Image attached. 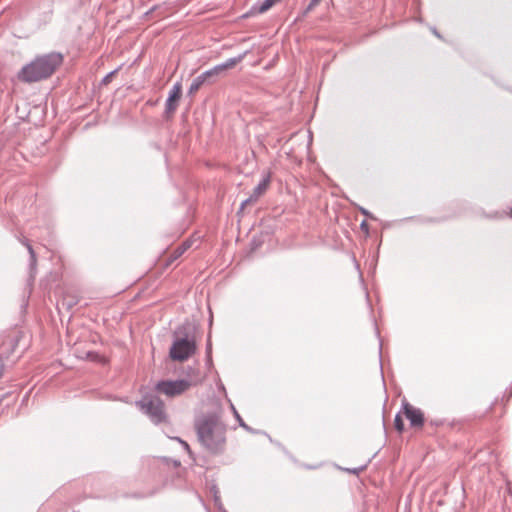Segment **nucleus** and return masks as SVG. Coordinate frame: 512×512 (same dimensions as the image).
Listing matches in <instances>:
<instances>
[{
    "mask_svg": "<svg viewBox=\"0 0 512 512\" xmlns=\"http://www.w3.org/2000/svg\"><path fill=\"white\" fill-rule=\"evenodd\" d=\"M195 430L199 443L210 453L223 452L226 429L215 413H207L195 419Z\"/></svg>",
    "mask_w": 512,
    "mask_h": 512,
    "instance_id": "obj_1",
    "label": "nucleus"
},
{
    "mask_svg": "<svg viewBox=\"0 0 512 512\" xmlns=\"http://www.w3.org/2000/svg\"><path fill=\"white\" fill-rule=\"evenodd\" d=\"M63 55L59 52H50L37 56L18 72V78L25 83H34L50 77L62 64Z\"/></svg>",
    "mask_w": 512,
    "mask_h": 512,
    "instance_id": "obj_2",
    "label": "nucleus"
},
{
    "mask_svg": "<svg viewBox=\"0 0 512 512\" xmlns=\"http://www.w3.org/2000/svg\"><path fill=\"white\" fill-rule=\"evenodd\" d=\"M196 351L195 328L186 321L173 332V342L169 350V356L174 361L183 362L190 358Z\"/></svg>",
    "mask_w": 512,
    "mask_h": 512,
    "instance_id": "obj_3",
    "label": "nucleus"
},
{
    "mask_svg": "<svg viewBox=\"0 0 512 512\" xmlns=\"http://www.w3.org/2000/svg\"><path fill=\"white\" fill-rule=\"evenodd\" d=\"M136 405L154 425L168 422L165 403L157 395L147 393L140 400L136 401Z\"/></svg>",
    "mask_w": 512,
    "mask_h": 512,
    "instance_id": "obj_4",
    "label": "nucleus"
},
{
    "mask_svg": "<svg viewBox=\"0 0 512 512\" xmlns=\"http://www.w3.org/2000/svg\"><path fill=\"white\" fill-rule=\"evenodd\" d=\"M192 386V382L187 379L160 380L155 385V390L168 397L181 395Z\"/></svg>",
    "mask_w": 512,
    "mask_h": 512,
    "instance_id": "obj_5",
    "label": "nucleus"
},
{
    "mask_svg": "<svg viewBox=\"0 0 512 512\" xmlns=\"http://www.w3.org/2000/svg\"><path fill=\"white\" fill-rule=\"evenodd\" d=\"M402 412L413 428H422L425 424V416L420 408L404 400L401 405Z\"/></svg>",
    "mask_w": 512,
    "mask_h": 512,
    "instance_id": "obj_6",
    "label": "nucleus"
},
{
    "mask_svg": "<svg viewBox=\"0 0 512 512\" xmlns=\"http://www.w3.org/2000/svg\"><path fill=\"white\" fill-rule=\"evenodd\" d=\"M182 95V84L177 81L174 83L168 93V97L165 102V113H174L178 107L179 100Z\"/></svg>",
    "mask_w": 512,
    "mask_h": 512,
    "instance_id": "obj_7",
    "label": "nucleus"
},
{
    "mask_svg": "<svg viewBox=\"0 0 512 512\" xmlns=\"http://www.w3.org/2000/svg\"><path fill=\"white\" fill-rule=\"evenodd\" d=\"M270 180L271 176L269 173L263 176L257 186L253 189L251 195L241 202L240 210H243V208L249 203L256 202L259 197L267 190Z\"/></svg>",
    "mask_w": 512,
    "mask_h": 512,
    "instance_id": "obj_8",
    "label": "nucleus"
},
{
    "mask_svg": "<svg viewBox=\"0 0 512 512\" xmlns=\"http://www.w3.org/2000/svg\"><path fill=\"white\" fill-rule=\"evenodd\" d=\"M277 3V0H258L245 14L242 15V18L253 17L258 14L265 13Z\"/></svg>",
    "mask_w": 512,
    "mask_h": 512,
    "instance_id": "obj_9",
    "label": "nucleus"
},
{
    "mask_svg": "<svg viewBox=\"0 0 512 512\" xmlns=\"http://www.w3.org/2000/svg\"><path fill=\"white\" fill-rule=\"evenodd\" d=\"M277 3V0H258L245 14L242 15V18L253 17L258 14L265 13Z\"/></svg>",
    "mask_w": 512,
    "mask_h": 512,
    "instance_id": "obj_10",
    "label": "nucleus"
},
{
    "mask_svg": "<svg viewBox=\"0 0 512 512\" xmlns=\"http://www.w3.org/2000/svg\"><path fill=\"white\" fill-rule=\"evenodd\" d=\"M200 75L202 76L206 83L211 84L214 83L218 78L222 77L224 73L221 70L220 66L217 64L212 68L205 70Z\"/></svg>",
    "mask_w": 512,
    "mask_h": 512,
    "instance_id": "obj_11",
    "label": "nucleus"
},
{
    "mask_svg": "<svg viewBox=\"0 0 512 512\" xmlns=\"http://www.w3.org/2000/svg\"><path fill=\"white\" fill-rule=\"evenodd\" d=\"M248 51H245L241 54H239L238 56H235V57H232V58H229L227 59L226 61L218 64L221 68V70L223 71V73L225 74V72L228 70V69H231L233 68L235 65H237L238 63H240L244 58L245 56L247 55Z\"/></svg>",
    "mask_w": 512,
    "mask_h": 512,
    "instance_id": "obj_12",
    "label": "nucleus"
},
{
    "mask_svg": "<svg viewBox=\"0 0 512 512\" xmlns=\"http://www.w3.org/2000/svg\"><path fill=\"white\" fill-rule=\"evenodd\" d=\"M21 243L26 246L27 250H28V253H29V268L32 271H34L36 269V262H37V258H36V253L33 249V247L31 246L30 242L28 239L24 238L23 240H21Z\"/></svg>",
    "mask_w": 512,
    "mask_h": 512,
    "instance_id": "obj_13",
    "label": "nucleus"
},
{
    "mask_svg": "<svg viewBox=\"0 0 512 512\" xmlns=\"http://www.w3.org/2000/svg\"><path fill=\"white\" fill-rule=\"evenodd\" d=\"M206 84L205 80L201 75L195 77L187 91V96L193 97V95L200 89L202 85Z\"/></svg>",
    "mask_w": 512,
    "mask_h": 512,
    "instance_id": "obj_14",
    "label": "nucleus"
},
{
    "mask_svg": "<svg viewBox=\"0 0 512 512\" xmlns=\"http://www.w3.org/2000/svg\"><path fill=\"white\" fill-rule=\"evenodd\" d=\"M231 408H232L234 417L238 421L240 427L244 428L246 431H248L250 433H259L258 431L254 430L252 427L248 426L245 423V419H242V417L240 416V414L238 413V411L235 409V407L232 404H231Z\"/></svg>",
    "mask_w": 512,
    "mask_h": 512,
    "instance_id": "obj_15",
    "label": "nucleus"
},
{
    "mask_svg": "<svg viewBox=\"0 0 512 512\" xmlns=\"http://www.w3.org/2000/svg\"><path fill=\"white\" fill-rule=\"evenodd\" d=\"M394 427L399 432L402 433L405 429L403 419L400 413H397L394 418Z\"/></svg>",
    "mask_w": 512,
    "mask_h": 512,
    "instance_id": "obj_16",
    "label": "nucleus"
},
{
    "mask_svg": "<svg viewBox=\"0 0 512 512\" xmlns=\"http://www.w3.org/2000/svg\"><path fill=\"white\" fill-rule=\"evenodd\" d=\"M367 463L364 464V465H361L359 467H354V468H342V470L350 473V474H353V475H359L362 471H364L367 467Z\"/></svg>",
    "mask_w": 512,
    "mask_h": 512,
    "instance_id": "obj_17",
    "label": "nucleus"
},
{
    "mask_svg": "<svg viewBox=\"0 0 512 512\" xmlns=\"http://www.w3.org/2000/svg\"><path fill=\"white\" fill-rule=\"evenodd\" d=\"M119 69L120 67L114 69L113 71L105 75L101 80V85H108L112 81L113 76L119 71Z\"/></svg>",
    "mask_w": 512,
    "mask_h": 512,
    "instance_id": "obj_18",
    "label": "nucleus"
},
{
    "mask_svg": "<svg viewBox=\"0 0 512 512\" xmlns=\"http://www.w3.org/2000/svg\"><path fill=\"white\" fill-rule=\"evenodd\" d=\"M213 501H214V504L218 508L219 511L227 512L226 509L223 506V503L221 501L220 495H215V497H213Z\"/></svg>",
    "mask_w": 512,
    "mask_h": 512,
    "instance_id": "obj_19",
    "label": "nucleus"
},
{
    "mask_svg": "<svg viewBox=\"0 0 512 512\" xmlns=\"http://www.w3.org/2000/svg\"><path fill=\"white\" fill-rule=\"evenodd\" d=\"M357 209L365 217H367V218H369L371 220H375L376 219L375 216L369 210H367L366 208H364L362 206H357Z\"/></svg>",
    "mask_w": 512,
    "mask_h": 512,
    "instance_id": "obj_20",
    "label": "nucleus"
},
{
    "mask_svg": "<svg viewBox=\"0 0 512 512\" xmlns=\"http://www.w3.org/2000/svg\"><path fill=\"white\" fill-rule=\"evenodd\" d=\"M209 491H210L212 497H215V495H220L219 488L215 482H212L210 484Z\"/></svg>",
    "mask_w": 512,
    "mask_h": 512,
    "instance_id": "obj_21",
    "label": "nucleus"
},
{
    "mask_svg": "<svg viewBox=\"0 0 512 512\" xmlns=\"http://www.w3.org/2000/svg\"><path fill=\"white\" fill-rule=\"evenodd\" d=\"M205 355H212V342L210 335L208 336L206 341Z\"/></svg>",
    "mask_w": 512,
    "mask_h": 512,
    "instance_id": "obj_22",
    "label": "nucleus"
},
{
    "mask_svg": "<svg viewBox=\"0 0 512 512\" xmlns=\"http://www.w3.org/2000/svg\"><path fill=\"white\" fill-rule=\"evenodd\" d=\"M174 439L177 440L182 445L183 449L186 450L191 455L192 452L190 446L186 441L182 440L179 437H175Z\"/></svg>",
    "mask_w": 512,
    "mask_h": 512,
    "instance_id": "obj_23",
    "label": "nucleus"
},
{
    "mask_svg": "<svg viewBox=\"0 0 512 512\" xmlns=\"http://www.w3.org/2000/svg\"><path fill=\"white\" fill-rule=\"evenodd\" d=\"M86 357L88 359L93 360V361H97L100 358L99 354L97 352H94V351L87 352Z\"/></svg>",
    "mask_w": 512,
    "mask_h": 512,
    "instance_id": "obj_24",
    "label": "nucleus"
},
{
    "mask_svg": "<svg viewBox=\"0 0 512 512\" xmlns=\"http://www.w3.org/2000/svg\"><path fill=\"white\" fill-rule=\"evenodd\" d=\"M429 423H430L431 426L439 427V426H442L444 424V420L443 419H431L429 421Z\"/></svg>",
    "mask_w": 512,
    "mask_h": 512,
    "instance_id": "obj_25",
    "label": "nucleus"
},
{
    "mask_svg": "<svg viewBox=\"0 0 512 512\" xmlns=\"http://www.w3.org/2000/svg\"><path fill=\"white\" fill-rule=\"evenodd\" d=\"M360 229L365 232V233H369V225L367 223L366 220H363L361 223H360Z\"/></svg>",
    "mask_w": 512,
    "mask_h": 512,
    "instance_id": "obj_26",
    "label": "nucleus"
},
{
    "mask_svg": "<svg viewBox=\"0 0 512 512\" xmlns=\"http://www.w3.org/2000/svg\"><path fill=\"white\" fill-rule=\"evenodd\" d=\"M379 366H380V370H381V375L383 376V372H382V342L381 341L379 342Z\"/></svg>",
    "mask_w": 512,
    "mask_h": 512,
    "instance_id": "obj_27",
    "label": "nucleus"
},
{
    "mask_svg": "<svg viewBox=\"0 0 512 512\" xmlns=\"http://www.w3.org/2000/svg\"><path fill=\"white\" fill-rule=\"evenodd\" d=\"M205 364L208 368L213 366L212 355H205Z\"/></svg>",
    "mask_w": 512,
    "mask_h": 512,
    "instance_id": "obj_28",
    "label": "nucleus"
},
{
    "mask_svg": "<svg viewBox=\"0 0 512 512\" xmlns=\"http://www.w3.org/2000/svg\"><path fill=\"white\" fill-rule=\"evenodd\" d=\"M320 0H311L308 4L306 11H310Z\"/></svg>",
    "mask_w": 512,
    "mask_h": 512,
    "instance_id": "obj_29",
    "label": "nucleus"
},
{
    "mask_svg": "<svg viewBox=\"0 0 512 512\" xmlns=\"http://www.w3.org/2000/svg\"><path fill=\"white\" fill-rule=\"evenodd\" d=\"M431 32L439 39H442V35L438 32V30L436 29V27H431L430 28Z\"/></svg>",
    "mask_w": 512,
    "mask_h": 512,
    "instance_id": "obj_30",
    "label": "nucleus"
},
{
    "mask_svg": "<svg viewBox=\"0 0 512 512\" xmlns=\"http://www.w3.org/2000/svg\"><path fill=\"white\" fill-rule=\"evenodd\" d=\"M156 8H157V6H156V5L152 6V7H151V8H150L146 13H145V15H146V16H148V15L152 14V13L156 10Z\"/></svg>",
    "mask_w": 512,
    "mask_h": 512,
    "instance_id": "obj_31",
    "label": "nucleus"
},
{
    "mask_svg": "<svg viewBox=\"0 0 512 512\" xmlns=\"http://www.w3.org/2000/svg\"><path fill=\"white\" fill-rule=\"evenodd\" d=\"M173 465L175 467H179L181 465L180 461L179 460H173Z\"/></svg>",
    "mask_w": 512,
    "mask_h": 512,
    "instance_id": "obj_32",
    "label": "nucleus"
},
{
    "mask_svg": "<svg viewBox=\"0 0 512 512\" xmlns=\"http://www.w3.org/2000/svg\"><path fill=\"white\" fill-rule=\"evenodd\" d=\"M188 246H189V244H188V243H186V242H185V243H183V245H182L183 250H186V248H187Z\"/></svg>",
    "mask_w": 512,
    "mask_h": 512,
    "instance_id": "obj_33",
    "label": "nucleus"
},
{
    "mask_svg": "<svg viewBox=\"0 0 512 512\" xmlns=\"http://www.w3.org/2000/svg\"><path fill=\"white\" fill-rule=\"evenodd\" d=\"M6 395H7V394L0 396V404L2 403V401L4 400V398L6 397Z\"/></svg>",
    "mask_w": 512,
    "mask_h": 512,
    "instance_id": "obj_34",
    "label": "nucleus"
},
{
    "mask_svg": "<svg viewBox=\"0 0 512 512\" xmlns=\"http://www.w3.org/2000/svg\"><path fill=\"white\" fill-rule=\"evenodd\" d=\"M2 375H3V367L1 366L0 367V378L2 377Z\"/></svg>",
    "mask_w": 512,
    "mask_h": 512,
    "instance_id": "obj_35",
    "label": "nucleus"
},
{
    "mask_svg": "<svg viewBox=\"0 0 512 512\" xmlns=\"http://www.w3.org/2000/svg\"><path fill=\"white\" fill-rule=\"evenodd\" d=\"M183 251H184V250H183V248L181 247V248H180V251H179V254L183 253Z\"/></svg>",
    "mask_w": 512,
    "mask_h": 512,
    "instance_id": "obj_36",
    "label": "nucleus"
},
{
    "mask_svg": "<svg viewBox=\"0 0 512 512\" xmlns=\"http://www.w3.org/2000/svg\"><path fill=\"white\" fill-rule=\"evenodd\" d=\"M281 0H277V2H280Z\"/></svg>",
    "mask_w": 512,
    "mask_h": 512,
    "instance_id": "obj_37",
    "label": "nucleus"
}]
</instances>
